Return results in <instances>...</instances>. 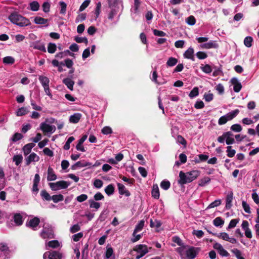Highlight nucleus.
<instances>
[{
  "label": "nucleus",
  "instance_id": "nucleus-32",
  "mask_svg": "<svg viewBox=\"0 0 259 259\" xmlns=\"http://www.w3.org/2000/svg\"><path fill=\"white\" fill-rule=\"evenodd\" d=\"M114 190L115 188L113 184H109L105 188V192L108 196L113 194Z\"/></svg>",
  "mask_w": 259,
  "mask_h": 259
},
{
  "label": "nucleus",
  "instance_id": "nucleus-8",
  "mask_svg": "<svg viewBox=\"0 0 259 259\" xmlns=\"http://www.w3.org/2000/svg\"><path fill=\"white\" fill-rule=\"evenodd\" d=\"M10 250L5 243H0V259H7L10 257Z\"/></svg>",
  "mask_w": 259,
  "mask_h": 259
},
{
  "label": "nucleus",
  "instance_id": "nucleus-27",
  "mask_svg": "<svg viewBox=\"0 0 259 259\" xmlns=\"http://www.w3.org/2000/svg\"><path fill=\"white\" fill-rule=\"evenodd\" d=\"M13 219L14 222L17 226H20L23 224V217L20 213L15 214Z\"/></svg>",
  "mask_w": 259,
  "mask_h": 259
},
{
  "label": "nucleus",
  "instance_id": "nucleus-23",
  "mask_svg": "<svg viewBox=\"0 0 259 259\" xmlns=\"http://www.w3.org/2000/svg\"><path fill=\"white\" fill-rule=\"evenodd\" d=\"M57 179V176L54 173L53 169L49 166L48 169L47 180L48 181H53Z\"/></svg>",
  "mask_w": 259,
  "mask_h": 259
},
{
  "label": "nucleus",
  "instance_id": "nucleus-38",
  "mask_svg": "<svg viewBox=\"0 0 259 259\" xmlns=\"http://www.w3.org/2000/svg\"><path fill=\"white\" fill-rule=\"evenodd\" d=\"M213 223L215 227H221L224 224V221L221 217H217L213 220Z\"/></svg>",
  "mask_w": 259,
  "mask_h": 259
},
{
  "label": "nucleus",
  "instance_id": "nucleus-24",
  "mask_svg": "<svg viewBox=\"0 0 259 259\" xmlns=\"http://www.w3.org/2000/svg\"><path fill=\"white\" fill-rule=\"evenodd\" d=\"M233 193L231 192L230 193L228 194L226 198V208L227 209H229L232 206V201L233 200Z\"/></svg>",
  "mask_w": 259,
  "mask_h": 259
},
{
  "label": "nucleus",
  "instance_id": "nucleus-37",
  "mask_svg": "<svg viewBox=\"0 0 259 259\" xmlns=\"http://www.w3.org/2000/svg\"><path fill=\"white\" fill-rule=\"evenodd\" d=\"M34 22L36 24H46L48 23V20L40 17H36L34 18Z\"/></svg>",
  "mask_w": 259,
  "mask_h": 259
},
{
  "label": "nucleus",
  "instance_id": "nucleus-16",
  "mask_svg": "<svg viewBox=\"0 0 259 259\" xmlns=\"http://www.w3.org/2000/svg\"><path fill=\"white\" fill-rule=\"evenodd\" d=\"M226 143L228 145H231L235 143V140L233 138V134L231 132H227L224 133Z\"/></svg>",
  "mask_w": 259,
  "mask_h": 259
},
{
  "label": "nucleus",
  "instance_id": "nucleus-61",
  "mask_svg": "<svg viewBox=\"0 0 259 259\" xmlns=\"http://www.w3.org/2000/svg\"><path fill=\"white\" fill-rule=\"evenodd\" d=\"M231 130L235 132H240L242 131V126L239 124H234L231 126Z\"/></svg>",
  "mask_w": 259,
  "mask_h": 259
},
{
  "label": "nucleus",
  "instance_id": "nucleus-13",
  "mask_svg": "<svg viewBox=\"0 0 259 259\" xmlns=\"http://www.w3.org/2000/svg\"><path fill=\"white\" fill-rule=\"evenodd\" d=\"M40 222L39 219L37 217H34L33 219L28 220L26 222V226L30 228H31L33 230H36V227L38 225Z\"/></svg>",
  "mask_w": 259,
  "mask_h": 259
},
{
  "label": "nucleus",
  "instance_id": "nucleus-14",
  "mask_svg": "<svg viewBox=\"0 0 259 259\" xmlns=\"http://www.w3.org/2000/svg\"><path fill=\"white\" fill-rule=\"evenodd\" d=\"M39 160V157L35 153H31L25 158L26 165H29L32 162H37Z\"/></svg>",
  "mask_w": 259,
  "mask_h": 259
},
{
  "label": "nucleus",
  "instance_id": "nucleus-29",
  "mask_svg": "<svg viewBox=\"0 0 259 259\" xmlns=\"http://www.w3.org/2000/svg\"><path fill=\"white\" fill-rule=\"evenodd\" d=\"M104 259H115L112 247H110L107 248Z\"/></svg>",
  "mask_w": 259,
  "mask_h": 259
},
{
  "label": "nucleus",
  "instance_id": "nucleus-6",
  "mask_svg": "<svg viewBox=\"0 0 259 259\" xmlns=\"http://www.w3.org/2000/svg\"><path fill=\"white\" fill-rule=\"evenodd\" d=\"M70 185V183L65 181H60L56 183H50L49 186L53 191L67 188Z\"/></svg>",
  "mask_w": 259,
  "mask_h": 259
},
{
  "label": "nucleus",
  "instance_id": "nucleus-1",
  "mask_svg": "<svg viewBox=\"0 0 259 259\" xmlns=\"http://www.w3.org/2000/svg\"><path fill=\"white\" fill-rule=\"evenodd\" d=\"M200 172L198 170H191L187 173L181 171L179 173L180 180L179 183L181 185H184L189 183L195 180L199 175Z\"/></svg>",
  "mask_w": 259,
  "mask_h": 259
},
{
  "label": "nucleus",
  "instance_id": "nucleus-5",
  "mask_svg": "<svg viewBox=\"0 0 259 259\" xmlns=\"http://www.w3.org/2000/svg\"><path fill=\"white\" fill-rule=\"evenodd\" d=\"M40 236L44 239L54 238L52 227L48 224L45 225L40 233Z\"/></svg>",
  "mask_w": 259,
  "mask_h": 259
},
{
  "label": "nucleus",
  "instance_id": "nucleus-59",
  "mask_svg": "<svg viewBox=\"0 0 259 259\" xmlns=\"http://www.w3.org/2000/svg\"><path fill=\"white\" fill-rule=\"evenodd\" d=\"M59 5L61 7L60 13L63 15L65 14L66 13L67 7L66 3L63 1H61L59 2Z\"/></svg>",
  "mask_w": 259,
  "mask_h": 259
},
{
  "label": "nucleus",
  "instance_id": "nucleus-28",
  "mask_svg": "<svg viewBox=\"0 0 259 259\" xmlns=\"http://www.w3.org/2000/svg\"><path fill=\"white\" fill-rule=\"evenodd\" d=\"M34 144L33 143H29L25 145L23 148V151L24 152V155L25 156H27L28 155L31 151L32 148L34 147Z\"/></svg>",
  "mask_w": 259,
  "mask_h": 259
},
{
  "label": "nucleus",
  "instance_id": "nucleus-47",
  "mask_svg": "<svg viewBox=\"0 0 259 259\" xmlns=\"http://www.w3.org/2000/svg\"><path fill=\"white\" fill-rule=\"evenodd\" d=\"M40 196L42 198L47 201L51 200V197L50 195L45 190H42L40 192Z\"/></svg>",
  "mask_w": 259,
  "mask_h": 259
},
{
  "label": "nucleus",
  "instance_id": "nucleus-33",
  "mask_svg": "<svg viewBox=\"0 0 259 259\" xmlns=\"http://www.w3.org/2000/svg\"><path fill=\"white\" fill-rule=\"evenodd\" d=\"M15 59L12 56H7L3 59V62L6 65H12L15 63Z\"/></svg>",
  "mask_w": 259,
  "mask_h": 259
},
{
  "label": "nucleus",
  "instance_id": "nucleus-36",
  "mask_svg": "<svg viewBox=\"0 0 259 259\" xmlns=\"http://www.w3.org/2000/svg\"><path fill=\"white\" fill-rule=\"evenodd\" d=\"M39 7V4L37 1H33L29 4V9L32 11H38Z\"/></svg>",
  "mask_w": 259,
  "mask_h": 259
},
{
  "label": "nucleus",
  "instance_id": "nucleus-26",
  "mask_svg": "<svg viewBox=\"0 0 259 259\" xmlns=\"http://www.w3.org/2000/svg\"><path fill=\"white\" fill-rule=\"evenodd\" d=\"M144 224L145 221L144 220H141L138 222L134 230L133 236H135V234H137V233L142 231L144 226Z\"/></svg>",
  "mask_w": 259,
  "mask_h": 259
},
{
  "label": "nucleus",
  "instance_id": "nucleus-10",
  "mask_svg": "<svg viewBox=\"0 0 259 259\" xmlns=\"http://www.w3.org/2000/svg\"><path fill=\"white\" fill-rule=\"evenodd\" d=\"M44 259H61L62 254L57 251L46 252L43 255Z\"/></svg>",
  "mask_w": 259,
  "mask_h": 259
},
{
  "label": "nucleus",
  "instance_id": "nucleus-25",
  "mask_svg": "<svg viewBox=\"0 0 259 259\" xmlns=\"http://www.w3.org/2000/svg\"><path fill=\"white\" fill-rule=\"evenodd\" d=\"M63 83L67 86L68 89L71 91H73L74 82L71 79V78L67 77L63 79Z\"/></svg>",
  "mask_w": 259,
  "mask_h": 259
},
{
  "label": "nucleus",
  "instance_id": "nucleus-55",
  "mask_svg": "<svg viewBox=\"0 0 259 259\" xmlns=\"http://www.w3.org/2000/svg\"><path fill=\"white\" fill-rule=\"evenodd\" d=\"M87 14L85 13H81L77 15L75 19V23H77L82 22L86 19Z\"/></svg>",
  "mask_w": 259,
  "mask_h": 259
},
{
  "label": "nucleus",
  "instance_id": "nucleus-9",
  "mask_svg": "<svg viewBox=\"0 0 259 259\" xmlns=\"http://www.w3.org/2000/svg\"><path fill=\"white\" fill-rule=\"evenodd\" d=\"M40 129L46 133L52 134L55 132L56 130V127L53 125H50L47 123L46 122H42L40 124Z\"/></svg>",
  "mask_w": 259,
  "mask_h": 259
},
{
  "label": "nucleus",
  "instance_id": "nucleus-54",
  "mask_svg": "<svg viewBox=\"0 0 259 259\" xmlns=\"http://www.w3.org/2000/svg\"><path fill=\"white\" fill-rule=\"evenodd\" d=\"M28 112L27 109L25 107H21L18 109L16 112V115L18 116H21L26 114Z\"/></svg>",
  "mask_w": 259,
  "mask_h": 259
},
{
  "label": "nucleus",
  "instance_id": "nucleus-63",
  "mask_svg": "<svg viewBox=\"0 0 259 259\" xmlns=\"http://www.w3.org/2000/svg\"><path fill=\"white\" fill-rule=\"evenodd\" d=\"M88 196L87 194H82L78 196L76 198V200L79 202H82L87 200Z\"/></svg>",
  "mask_w": 259,
  "mask_h": 259
},
{
  "label": "nucleus",
  "instance_id": "nucleus-42",
  "mask_svg": "<svg viewBox=\"0 0 259 259\" xmlns=\"http://www.w3.org/2000/svg\"><path fill=\"white\" fill-rule=\"evenodd\" d=\"M210 181V179L209 177H204L199 181L198 185L200 187H204L208 184Z\"/></svg>",
  "mask_w": 259,
  "mask_h": 259
},
{
  "label": "nucleus",
  "instance_id": "nucleus-15",
  "mask_svg": "<svg viewBox=\"0 0 259 259\" xmlns=\"http://www.w3.org/2000/svg\"><path fill=\"white\" fill-rule=\"evenodd\" d=\"M118 192L121 195H124L126 197H129L131 195L130 191L122 184L118 183L117 184Z\"/></svg>",
  "mask_w": 259,
  "mask_h": 259
},
{
  "label": "nucleus",
  "instance_id": "nucleus-34",
  "mask_svg": "<svg viewBox=\"0 0 259 259\" xmlns=\"http://www.w3.org/2000/svg\"><path fill=\"white\" fill-rule=\"evenodd\" d=\"M38 79L42 87L49 85L50 80L48 77L40 75Z\"/></svg>",
  "mask_w": 259,
  "mask_h": 259
},
{
  "label": "nucleus",
  "instance_id": "nucleus-21",
  "mask_svg": "<svg viewBox=\"0 0 259 259\" xmlns=\"http://www.w3.org/2000/svg\"><path fill=\"white\" fill-rule=\"evenodd\" d=\"M152 197L156 199H158L160 196L159 190L157 184H154L152 186L151 191Z\"/></svg>",
  "mask_w": 259,
  "mask_h": 259
},
{
  "label": "nucleus",
  "instance_id": "nucleus-40",
  "mask_svg": "<svg viewBox=\"0 0 259 259\" xmlns=\"http://www.w3.org/2000/svg\"><path fill=\"white\" fill-rule=\"evenodd\" d=\"M51 200L55 203H58L62 201L64 199V197L62 194L54 195L51 197Z\"/></svg>",
  "mask_w": 259,
  "mask_h": 259
},
{
  "label": "nucleus",
  "instance_id": "nucleus-4",
  "mask_svg": "<svg viewBox=\"0 0 259 259\" xmlns=\"http://www.w3.org/2000/svg\"><path fill=\"white\" fill-rule=\"evenodd\" d=\"M239 113V110L238 109H235L221 116L218 120V124L219 125L225 124L228 121L231 120L235 117Z\"/></svg>",
  "mask_w": 259,
  "mask_h": 259
},
{
  "label": "nucleus",
  "instance_id": "nucleus-19",
  "mask_svg": "<svg viewBox=\"0 0 259 259\" xmlns=\"http://www.w3.org/2000/svg\"><path fill=\"white\" fill-rule=\"evenodd\" d=\"M31 47H32L34 49L38 50L41 51L43 52H46V49L44 43L41 42L39 41H36L31 45Z\"/></svg>",
  "mask_w": 259,
  "mask_h": 259
},
{
  "label": "nucleus",
  "instance_id": "nucleus-64",
  "mask_svg": "<svg viewBox=\"0 0 259 259\" xmlns=\"http://www.w3.org/2000/svg\"><path fill=\"white\" fill-rule=\"evenodd\" d=\"M103 185V181L100 179H96L94 182V186L97 189L101 188Z\"/></svg>",
  "mask_w": 259,
  "mask_h": 259
},
{
  "label": "nucleus",
  "instance_id": "nucleus-35",
  "mask_svg": "<svg viewBox=\"0 0 259 259\" xmlns=\"http://www.w3.org/2000/svg\"><path fill=\"white\" fill-rule=\"evenodd\" d=\"M200 68L203 72L206 74H209L212 72V68L209 64L205 65L201 64Z\"/></svg>",
  "mask_w": 259,
  "mask_h": 259
},
{
  "label": "nucleus",
  "instance_id": "nucleus-50",
  "mask_svg": "<svg viewBox=\"0 0 259 259\" xmlns=\"http://www.w3.org/2000/svg\"><path fill=\"white\" fill-rule=\"evenodd\" d=\"M252 41L253 38L252 37L246 36L244 39V44L246 47L250 48L252 46Z\"/></svg>",
  "mask_w": 259,
  "mask_h": 259
},
{
  "label": "nucleus",
  "instance_id": "nucleus-44",
  "mask_svg": "<svg viewBox=\"0 0 259 259\" xmlns=\"http://www.w3.org/2000/svg\"><path fill=\"white\" fill-rule=\"evenodd\" d=\"M199 95V89L198 87H194L189 94L191 99L196 97Z\"/></svg>",
  "mask_w": 259,
  "mask_h": 259
},
{
  "label": "nucleus",
  "instance_id": "nucleus-20",
  "mask_svg": "<svg viewBox=\"0 0 259 259\" xmlns=\"http://www.w3.org/2000/svg\"><path fill=\"white\" fill-rule=\"evenodd\" d=\"M231 82L233 84L234 91L236 93L239 92L242 88V85L238 80L236 78H233Z\"/></svg>",
  "mask_w": 259,
  "mask_h": 259
},
{
  "label": "nucleus",
  "instance_id": "nucleus-45",
  "mask_svg": "<svg viewBox=\"0 0 259 259\" xmlns=\"http://www.w3.org/2000/svg\"><path fill=\"white\" fill-rule=\"evenodd\" d=\"M23 138V136L21 133H16L13 135L10 140L13 142H16L22 139Z\"/></svg>",
  "mask_w": 259,
  "mask_h": 259
},
{
  "label": "nucleus",
  "instance_id": "nucleus-12",
  "mask_svg": "<svg viewBox=\"0 0 259 259\" xmlns=\"http://www.w3.org/2000/svg\"><path fill=\"white\" fill-rule=\"evenodd\" d=\"M213 247L218 251V253L222 256L228 257L230 255L228 251L225 250L223 246L219 243H215L213 244Z\"/></svg>",
  "mask_w": 259,
  "mask_h": 259
},
{
  "label": "nucleus",
  "instance_id": "nucleus-56",
  "mask_svg": "<svg viewBox=\"0 0 259 259\" xmlns=\"http://www.w3.org/2000/svg\"><path fill=\"white\" fill-rule=\"evenodd\" d=\"M231 148H232V146H228L227 147V150H226V152L227 153V156L230 158L233 157L236 153V151L234 149H231Z\"/></svg>",
  "mask_w": 259,
  "mask_h": 259
},
{
  "label": "nucleus",
  "instance_id": "nucleus-43",
  "mask_svg": "<svg viewBox=\"0 0 259 259\" xmlns=\"http://www.w3.org/2000/svg\"><path fill=\"white\" fill-rule=\"evenodd\" d=\"M22 160L23 157L21 155H15L13 158V160L17 166H18L22 163Z\"/></svg>",
  "mask_w": 259,
  "mask_h": 259
},
{
  "label": "nucleus",
  "instance_id": "nucleus-49",
  "mask_svg": "<svg viewBox=\"0 0 259 259\" xmlns=\"http://www.w3.org/2000/svg\"><path fill=\"white\" fill-rule=\"evenodd\" d=\"M160 185L162 189L167 190L169 188L170 186V183L168 181L164 180L161 182Z\"/></svg>",
  "mask_w": 259,
  "mask_h": 259
},
{
  "label": "nucleus",
  "instance_id": "nucleus-48",
  "mask_svg": "<svg viewBox=\"0 0 259 259\" xmlns=\"http://www.w3.org/2000/svg\"><path fill=\"white\" fill-rule=\"evenodd\" d=\"M161 226V223L160 221L155 220L153 221L152 219L150 221V226L152 228L156 227L157 228H159Z\"/></svg>",
  "mask_w": 259,
  "mask_h": 259
},
{
  "label": "nucleus",
  "instance_id": "nucleus-46",
  "mask_svg": "<svg viewBox=\"0 0 259 259\" xmlns=\"http://www.w3.org/2000/svg\"><path fill=\"white\" fill-rule=\"evenodd\" d=\"M178 63V60L174 57H170L168 58L167 62L166 65L168 67H172L177 64Z\"/></svg>",
  "mask_w": 259,
  "mask_h": 259
},
{
  "label": "nucleus",
  "instance_id": "nucleus-53",
  "mask_svg": "<svg viewBox=\"0 0 259 259\" xmlns=\"http://www.w3.org/2000/svg\"><path fill=\"white\" fill-rule=\"evenodd\" d=\"M52 64L54 67H58V71L59 72H61L63 71V69L62 68V66L60 65V63L57 60H56V59L53 60L52 61Z\"/></svg>",
  "mask_w": 259,
  "mask_h": 259
},
{
  "label": "nucleus",
  "instance_id": "nucleus-41",
  "mask_svg": "<svg viewBox=\"0 0 259 259\" xmlns=\"http://www.w3.org/2000/svg\"><path fill=\"white\" fill-rule=\"evenodd\" d=\"M74 40L77 43H84L86 45L88 44V40L85 37L76 36L74 37Z\"/></svg>",
  "mask_w": 259,
  "mask_h": 259
},
{
  "label": "nucleus",
  "instance_id": "nucleus-30",
  "mask_svg": "<svg viewBox=\"0 0 259 259\" xmlns=\"http://www.w3.org/2000/svg\"><path fill=\"white\" fill-rule=\"evenodd\" d=\"M89 203L90 204V207L92 208H95L96 210H97L101 205V203L95 201L93 199H90L89 200Z\"/></svg>",
  "mask_w": 259,
  "mask_h": 259
},
{
  "label": "nucleus",
  "instance_id": "nucleus-51",
  "mask_svg": "<svg viewBox=\"0 0 259 259\" xmlns=\"http://www.w3.org/2000/svg\"><path fill=\"white\" fill-rule=\"evenodd\" d=\"M239 221V219H232L229 223V224L227 228V230H229L230 229L236 227L237 223H238Z\"/></svg>",
  "mask_w": 259,
  "mask_h": 259
},
{
  "label": "nucleus",
  "instance_id": "nucleus-58",
  "mask_svg": "<svg viewBox=\"0 0 259 259\" xmlns=\"http://www.w3.org/2000/svg\"><path fill=\"white\" fill-rule=\"evenodd\" d=\"M221 204V200L220 199H217L213 202H211L207 206L206 209H210L219 206Z\"/></svg>",
  "mask_w": 259,
  "mask_h": 259
},
{
  "label": "nucleus",
  "instance_id": "nucleus-2",
  "mask_svg": "<svg viewBox=\"0 0 259 259\" xmlns=\"http://www.w3.org/2000/svg\"><path fill=\"white\" fill-rule=\"evenodd\" d=\"M8 18L12 23L20 27L27 26L31 24V22L28 19L17 13H12Z\"/></svg>",
  "mask_w": 259,
  "mask_h": 259
},
{
  "label": "nucleus",
  "instance_id": "nucleus-39",
  "mask_svg": "<svg viewBox=\"0 0 259 259\" xmlns=\"http://www.w3.org/2000/svg\"><path fill=\"white\" fill-rule=\"evenodd\" d=\"M57 50V46L54 43L50 42L48 45V52L50 54L54 53Z\"/></svg>",
  "mask_w": 259,
  "mask_h": 259
},
{
  "label": "nucleus",
  "instance_id": "nucleus-7",
  "mask_svg": "<svg viewBox=\"0 0 259 259\" xmlns=\"http://www.w3.org/2000/svg\"><path fill=\"white\" fill-rule=\"evenodd\" d=\"M134 250H135L138 253L136 256V259H140L148 252L147 246L144 244L136 245Z\"/></svg>",
  "mask_w": 259,
  "mask_h": 259
},
{
  "label": "nucleus",
  "instance_id": "nucleus-60",
  "mask_svg": "<svg viewBox=\"0 0 259 259\" xmlns=\"http://www.w3.org/2000/svg\"><path fill=\"white\" fill-rule=\"evenodd\" d=\"M196 56L200 60L205 59L207 57V54L202 51H199L197 52Z\"/></svg>",
  "mask_w": 259,
  "mask_h": 259
},
{
  "label": "nucleus",
  "instance_id": "nucleus-17",
  "mask_svg": "<svg viewBox=\"0 0 259 259\" xmlns=\"http://www.w3.org/2000/svg\"><path fill=\"white\" fill-rule=\"evenodd\" d=\"M194 50L192 47H190L184 53V57L186 59H190L193 61H195L194 57Z\"/></svg>",
  "mask_w": 259,
  "mask_h": 259
},
{
  "label": "nucleus",
  "instance_id": "nucleus-18",
  "mask_svg": "<svg viewBox=\"0 0 259 259\" xmlns=\"http://www.w3.org/2000/svg\"><path fill=\"white\" fill-rule=\"evenodd\" d=\"M88 136L87 135H83L79 140L76 146V149L78 151L81 152H85V150L82 146V144L87 139Z\"/></svg>",
  "mask_w": 259,
  "mask_h": 259
},
{
  "label": "nucleus",
  "instance_id": "nucleus-11",
  "mask_svg": "<svg viewBox=\"0 0 259 259\" xmlns=\"http://www.w3.org/2000/svg\"><path fill=\"white\" fill-rule=\"evenodd\" d=\"M200 49H218L219 45L217 41L210 40L207 42L202 44L199 46Z\"/></svg>",
  "mask_w": 259,
  "mask_h": 259
},
{
  "label": "nucleus",
  "instance_id": "nucleus-62",
  "mask_svg": "<svg viewBox=\"0 0 259 259\" xmlns=\"http://www.w3.org/2000/svg\"><path fill=\"white\" fill-rule=\"evenodd\" d=\"M83 234L82 232H79L72 235V238L74 241L77 242L78 241L83 237Z\"/></svg>",
  "mask_w": 259,
  "mask_h": 259
},
{
  "label": "nucleus",
  "instance_id": "nucleus-57",
  "mask_svg": "<svg viewBox=\"0 0 259 259\" xmlns=\"http://www.w3.org/2000/svg\"><path fill=\"white\" fill-rule=\"evenodd\" d=\"M186 22L189 25H194L196 23L195 18L193 16H190L186 19Z\"/></svg>",
  "mask_w": 259,
  "mask_h": 259
},
{
  "label": "nucleus",
  "instance_id": "nucleus-22",
  "mask_svg": "<svg viewBox=\"0 0 259 259\" xmlns=\"http://www.w3.org/2000/svg\"><path fill=\"white\" fill-rule=\"evenodd\" d=\"M81 117V114L75 113L69 117V121L72 123H77L79 122Z\"/></svg>",
  "mask_w": 259,
  "mask_h": 259
},
{
  "label": "nucleus",
  "instance_id": "nucleus-3",
  "mask_svg": "<svg viewBox=\"0 0 259 259\" xmlns=\"http://www.w3.org/2000/svg\"><path fill=\"white\" fill-rule=\"evenodd\" d=\"M180 253L183 259H194L196 256L198 252L195 247H191L186 250L184 249H181Z\"/></svg>",
  "mask_w": 259,
  "mask_h": 259
},
{
  "label": "nucleus",
  "instance_id": "nucleus-31",
  "mask_svg": "<svg viewBox=\"0 0 259 259\" xmlns=\"http://www.w3.org/2000/svg\"><path fill=\"white\" fill-rule=\"evenodd\" d=\"M60 246V243L58 240H53L52 241H50L47 243L46 244V247L47 249L48 247H51L53 248H56Z\"/></svg>",
  "mask_w": 259,
  "mask_h": 259
},
{
  "label": "nucleus",
  "instance_id": "nucleus-52",
  "mask_svg": "<svg viewBox=\"0 0 259 259\" xmlns=\"http://www.w3.org/2000/svg\"><path fill=\"white\" fill-rule=\"evenodd\" d=\"M74 140V138L72 136L69 137L64 145L63 149L65 150H68L70 148V144Z\"/></svg>",
  "mask_w": 259,
  "mask_h": 259
}]
</instances>
